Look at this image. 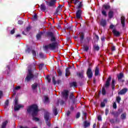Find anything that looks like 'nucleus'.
<instances>
[{
    "mask_svg": "<svg viewBox=\"0 0 128 128\" xmlns=\"http://www.w3.org/2000/svg\"><path fill=\"white\" fill-rule=\"evenodd\" d=\"M50 34H51L50 40L52 43L45 46L44 48L45 50L49 49L54 50H56V48L58 43H56V37L52 34V33L50 32Z\"/></svg>",
    "mask_w": 128,
    "mask_h": 128,
    "instance_id": "nucleus-1",
    "label": "nucleus"
},
{
    "mask_svg": "<svg viewBox=\"0 0 128 128\" xmlns=\"http://www.w3.org/2000/svg\"><path fill=\"white\" fill-rule=\"evenodd\" d=\"M28 112H32V116H33V120H35L36 122H38V118H36L34 116H37L38 112V106L36 105H32L29 107H28L27 110Z\"/></svg>",
    "mask_w": 128,
    "mask_h": 128,
    "instance_id": "nucleus-2",
    "label": "nucleus"
},
{
    "mask_svg": "<svg viewBox=\"0 0 128 128\" xmlns=\"http://www.w3.org/2000/svg\"><path fill=\"white\" fill-rule=\"evenodd\" d=\"M34 70H36V68L34 66H32L28 68V72L26 78V82H30L31 80H34V78H38V75L34 74Z\"/></svg>",
    "mask_w": 128,
    "mask_h": 128,
    "instance_id": "nucleus-3",
    "label": "nucleus"
},
{
    "mask_svg": "<svg viewBox=\"0 0 128 128\" xmlns=\"http://www.w3.org/2000/svg\"><path fill=\"white\" fill-rule=\"evenodd\" d=\"M44 118L48 126H50V113L46 112L44 115Z\"/></svg>",
    "mask_w": 128,
    "mask_h": 128,
    "instance_id": "nucleus-4",
    "label": "nucleus"
},
{
    "mask_svg": "<svg viewBox=\"0 0 128 128\" xmlns=\"http://www.w3.org/2000/svg\"><path fill=\"white\" fill-rule=\"evenodd\" d=\"M56 0H50V1L46 2V4L48 6L56 8Z\"/></svg>",
    "mask_w": 128,
    "mask_h": 128,
    "instance_id": "nucleus-5",
    "label": "nucleus"
},
{
    "mask_svg": "<svg viewBox=\"0 0 128 128\" xmlns=\"http://www.w3.org/2000/svg\"><path fill=\"white\" fill-rule=\"evenodd\" d=\"M62 97L65 98V100H67L68 98V91L66 90H64L62 92Z\"/></svg>",
    "mask_w": 128,
    "mask_h": 128,
    "instance_id": "nucleus-6",
    "label": "nucleus"
},
{
    "mask_svg": "<svg viewBox=\"0 0 128 128\" xmlns=\"http://www.w3.org/2000/svg\"><path fill=\"white\" fill-rule=\"evenodd\" d=\"M86 74L89 78H92V69L90 68L88 69Z\"/></svg>",
    "mask_w": 128,
    "mask_h": 128,
    "instance_id": "nucleus-7",
    "label": "nucleus"
},
{
    "mask_svg": "<svg viewBox=\"0 0 128 128\" xmlns=\"http://www.w3.org/2000/svg\"><path fill=\"white\" fill-rule=\"evenodd\" d=\"M76 18L78 20H80V18H82V10H78L76 12Z\"/></svg>",
    "mask_w": 128,
    "mask_h": 128,
    "instance_id": "nucleus-8",
    "label": "nucleus"
},
{
    "mask_svg": "<svg viewBox=\"0 0 128 128\" xmlns=\"http://www.w3.org/2000/svg\"><path fill=\"white\" fill-rule=\"evenodd\" d=\"M126 92H128V88H123L118 92V94H124Z\"/></svg>",
    "mask_w": 128,
    "mask_h": 128,
    "instance_id": "nucleus-9",
    "label": "nucleus"
},
{
    "mask_svg": "<svg viewBox=\"0 0 128 128\" xmlns=\"http://www.w3.org/2000/svg\"><path fill=\"white\" fill-rule=\"evenodd\" d=\"M22 108H24V106L22 104L14 105V110H18Z\"/></svg>",
    "mask_w": 128,
    "mask_h": 128,
    "instance_id": "nucleus-10",
    "label": "nucleus"
},
{
    "mask_svg": "<svg viewBox=\"0 0 128 128\" xmlns=\"http://www.w3.org/2000/svg\"><path fill=\"white\" fill-rule=\"evenodd\" d=\"M112 78L110 77L108 78L105 84L106 88H108V86H110V82Z\"/></svg>",
    "mask_w": 128,
    "mask_h": 128,
    "instance_id": "nucleus-11",
    "label": "nucleus"
},
{
    "mask_svg": "<svg viewBox=\"0 0 128 128\" xmlns=\"http://www.w3.org/2000/svg\"><path fill=\"white\" fill-rule=\"evenodd\" d=\"M62 5H59L55 12V14H58L59 12H62Z\"/></svg>",
    "mask_w": 128,
    "mask_h": 128,
    "instance_id": "nucleus-12",
    "label": "nucleus"
},
{
    "mask_svg": "<svg viewBox=\"0 0 128 128\" xmlns=\"http://www.w3.org/2000/svg\"><path fill=\"white\" fill-rule=\"evenodd\" d=\"M124 20H126V18L124 16H121V24L123 28H124Z\"/></svg>",
    "mask_w": 128,
    "mask_h": 128,
    "instance_id": "nucleus-13",
    "label": "nucleus"
},
{
    "mask_svg": "<svg viewBox=\"0 0 128 128\" xmlns=\"http://www.w3.org/2000/svg\"><path fill=\"white\" fill-rule=\"evenodd\" d=\"M38 83H34L32 86V89L34 90H36L38 88Z\"/></svg>",
    "mask_w": 128,
    "mask_h": 128,
    "instance_id": "nucleus-14",
    "label": "nucleus"
},
{
    "mask_svg": "<svg viewBox=\"0 0 128 128\" xmlns=\"http://www.w3.org/2000/svg\"><path fill=\"white\" fill-rule=\"evenodd\" d=\"M112 32L116 36H120V32H118L116 30H112Z\"/></svg>",
    "mask_w": 128,
    "mask_h": 128,
    "instance_id": "nucleus-15",
    "label": "nucleus"
},
{
    "mask_svg": "<svg viewBox=\"0 0 128 128\" xmlns=\"http://www.w3.org/2000/svg\"><path fill=\"white\" fill-rule=\"evenodd\" d=\"M70 74V68H66V76H68Z\"/></svg>",
    "mask_w": 128,
    "mask_h": 128,
    "instance_id": "nucleus-16",
    "label": "nucleus"
},
{
    "mask_svg": "<svg viewBox=\"0 0 128 128\" xmlns=\"http://www.w3.org/2000/svg\"><path fill=\"white\" fill-rule=\"evenodd\" d=\"M110 8V6L108 4H104L102 6V10H108Z\"/></svg>",
    "mask_w": 128,
    "mask_h": 128,
    "instance_id": "nucleus-17",
    "label": "nucleus"
},
{
    "mask_svg": "<svg viewBox=\"0 0 128 128\" xmlns=\"http://www.w3.org/2000/svg\"><path fill=\"white\" fill-rule=\"evenodd\" d=\"M108 16L110 18H112V16H114V12H112V11H110L108 12Z\"/></svg>",
    "mask_w": 128,
    "mask_h": 128,
    "instance_id": "nucleus-18",
    "label": "nucleus"
},
{
    "mask_svg": "<svg viewBox=\"0 0 128 128\" xmlns=\"http://www.w3.org/2000/svg\"><path fill=\"white\" fill-rule=\"evenodd\" d=\"M90 122H88L87 121H85L84 122V126L85 128L90 126Z\"/></svg>",
    "mask_w": 128,
    "mask_h": 128,
    "instance_id": "nucleus-19",
    "label": "nucleus"
},
{
    "mask_svg": "<svg viewBox=\"0 0 128 128\" xmlns=\"http://www.w3.org/2000/svg\"><path fill=\"white\" fill-rule=\"evenodd\" d=\"M53 112L55 116H56V114H58V110L56 109V108L54 107L53 108Z\"/></svg>",
    "mask_w": 128,
    "mask_h": 128,
    "instance_id": "nucleus-20",
    "label": "nucleus"
},
{
    "mask_svg": "<svg viewBox=\"0 0 128 128\" xmlns=\"http://www.w3.org/2000/svg\"><path fill=\"white\" fill-rule=\"evenodd\" d=\"M80 42H82L84 40V33L80 32Z\"/></svg>",
    "mask_w": 128,
    "mask_h": 128,
    "instance_id": "nucleus-21",
    "label": "nucleus"
},
{
    "mask_svg": "<svg viewBox=\"0 0 128 128\" xmlns=\"http://www.w3.org/2000/svg\"><path fill=\"white\" fill-rule=\"evenodd\" d=\"M40 9L41 10H43V12H44L46 10V6H44V4H42L40 6Z\"/></svg>",
    "mask_w": 128,
    "mask_h": 128,
    "instance_id": "nucleus-22",
    "label": "nucleus"
},
{
    "mask_svg": "<svg viewBox=\"0 0 128 128\" xmlns=\"http://www.w3.org/2000/svg\"><path fill=\"white\" fill-rule=\"evenodd\" d=\"M101 24L102 26H106V20H102L101 21Z\"/></svg>",
    "mask_w": 128,
    "mask_h": 128,
    "instance_id": "nucleus-23",
    "label": "nucleus"
},
{
    "mask_svg": "<svg viewBox=\"0 0 128 128\" xmlns=\"http://www.w3.org/2000/svg\"><path fill=\"white\" fill-rule=\"evenodd\" d=\"M7 124H8V121H5L4 122L2 126V128H5Z\"/></svg>",
    "mask_w": 128,
    "mask_h": 128,
    "instance_id": "nucleus-24",
    "label": "nucleus"
},
{
    "mask_svg": "<svg viewBox=\"0 0 128 128\" xmlns=\"http://www.w3.org/2000/svg\"><path fill=\"white\" fill-rule=\"evenodd\" d=\"M124 74H122V73H120L119 75L118 76V80H120L122 78H123Z\"/></svg>",
    "mask_w": 128,
    "mask_h": 128,
    "instance_id": "nucleus-25",
    "label": "nucleus"
},
{
    "mask_svg": "<svg viewBox=\"0 0 128 128\" xmlns=\"http://www.w3.org/2000/svg\"><path fill=\"white\" fill-rule=\"evenodd\" d=\"M126 118V113H124L121 115V118H122V120H124Z\"/></svg>",
    "mask_w": 128,
    "mask_h": 128,
    "instance_id": "nucleus-26",
    "label": "nucleus"
},
{
    "mask_svg": "<svg viewBox=\"0 0 128 128\" xmlns=\"http://www.w3.org/2000/svg\"><path fill=\"white\" fill-rule=\"evenodd\" d=\"M102 12L103 16H107L108 14H106V12L104 9H102Z\"/></svg>",
    "mask_w": 128,
    "mask_h": 128,
    "instance_id": "nucleus-27",
    "label": "nucleus"
},
{
    "mask_svg": "<svg viewBox=\"0 0 128 128\" xmlns=\"http://www.w3.org/2000/svg\"><path fill=\"white\" fill-rule=\"evenodd\" d=\"M95 76H98V68L96 67L95 70Z\"/></svg>",
    "mask_w": 128,
    "mask_h": 128,
    "instance_id": "nucleus-28",
    "label": "nucleus"
},
{
    "mask_svg": "<svg viewBox=\"0 0 128 128\" xmlns=\"http://www.w3.org/2000/svg\"><path fill=\"white\" fill-rule=\"evenodd\" d=\"M8 106V100H6L5 102L4 108H6Z\"/></svg>",
    "mask_w": 128,
    "mask_h": 128,
    "instance_id": "nucleus-29",
    "label": "nucleus"
},
{
    "mask_svg": "<svg viewBox=\"0 0 128 128\" xmlns=\"http://www.w3.org/2000/svg\"><path fill=\"white\" fill-rule=\"evenodd\" d=\"M44 103L48 104V98L46 96H44Z\"/></svg>",
    "mask_w": 128,
    "mask_h": 128,
    "instance_id": "nucleus-30",
    "label": "nucleus"
},
{
    "mask_svg": "<svg viewBox=\"0 0 128 128\" xmlns=\"http://www.w3.org/2000/svg\"><path fill=\"white\" fill-rule=\"evenodd\" d=\"M78 75L80 78H82V76H84V72H79L78 74Z\"/></svg>",
    "mask_w": 128,
    "mask_h": 128,
    "instance_id": "nucleus-31",
    "label": "nucleus"
},
{
    "mask_svg": "<svg viewBox=\"0 0 128 128\" xmlns=\"http://www.w3.org/2000/svg\"><path fill=\"white\" fill-rule=\"evenodd\" d=\"M121 100H122V98L120 96H118L116 98V100L117 102H118V104H120V102Z\"/></svg>",
    "mask_w": 128,
    "mask_h": 128,
    "instance_id": "nucleus-32",
    "label": "nucleus"
},
{
    "mask_svg": "<svg viewBox=\"0 0 128 128\" xmlns=\"http://www.w3.org/2000/svg\"><path fill=\"white\" fill-rule=\"evenodd\" d=\"M84 50H86V52H88V46L84 45Z\"/></svg>",
    "mask_w": 128,
    "mask_h": 128,
    "instance_id": "nucleus-33",
    "label": "nucleus"
},
{
    "mask_svg": "<svg viewBox=\"0 0 128 128\" xmlns=\"http://www.w3.org/2000/svg\"><path fill=\"white\" fill-rule=\"evenodd\" d=\"M31 52L33 56H36V51H34V50H31Z\"/></svg>",
    "mask_w": 128,
    "mask_h": 128,
    "instance_id": "nucleus-34",
    "label": "nucleus"
},
{
    "mask_svg": "<svg viewBox=\"0 0 128 128\" xmlns=\"http://www.w3.org/2000/svg\"><path fill=\"white\" fill-rule=\"evenodd\" d=\"M112 90H114V80H112Z\"/></svg>",
    "mask_w": 128,
    "mask_h": 128,
    "instance_id": "nucleus-35",
    "label": "nucleus"
},
{
    "mask_svg": "<svg viewBox=\"0 0 128 128\" xmlns=\"http://www.w3.org/2000/svg\"><path fill=\"white\" fill-rule=\"evenodd\" d=\"M94 48L96 50H100V46H98L96 45L94 46Z\"/></svg>",
    "mask_w": 128,
    "mask_h": 128,
    "instance_id": "nucleus-36",
    "label": "nucleus"
},
{
    "mask_svg": "<svg viewBox=\"0 0 128 128\" xmlns=\"http://www.w3.org/2000/svg\"><path fill=\"white\" fill-rule=\"evenodd\" d=\"M72 2L73 4H78V0H72Z\"/></svg>",
    "mask_w": 128,
    "mask_h": 128,
    "instance_id": "nucleus-37",
    "label": "nucleus"
},
{
    "mask_svg": "<svg viewBox=\"0 0 128 128\" xmlns=\"http://www.w3.org/2000/svg\"><path fill=\"white\" fill-rule=\"evenodd\" d=\"M102 94L103 95L106 94V89L104 88H102Z\"/></svg>",
    "mask_w": 128,
    "mask_h": 128,
    "instance_id": "nucleus-38",
    "label": "nucleus"
},
{
    "mask_svg": "<svg viewBox=\"0 0 128 128\" xmlns=\"http://www.w3.org/2000/svg\"><path fill=\"white\" fill-rule=\"evenodd\" d=\"M40 36H42V33L38 34L36 35V38L38 40L40 38Z\"/></svg>",
    "mask_w": 128,
    "mask_h": 128,
    "instance_id": "nucleus-39",
    "label": "nucleus"
},
{
    "mask_svg": "<svg viewBox=\"0 0 128 128\" xmlns=\"http://www.w3.org/2000/svg\"><path fill=\"white\" fill-rule=\"evenodd\" d=\"M46 80H48V82H50L51 79H50V76H47L46 77Z\"/></svg>",
    "mask_w": 128,
    "mask_h": 128,
    "instance_id": "nucleus-40",
    "label": "nucleus"
},
{
    "mask_svg": "<svg viewBox=\"0 0 128 128\" xmlns=\"http://www.w3.org/2000/svg\"><path fill=\"white\" fill-rule=\"evenodd\" d=\"M58 72L59 76H62V70H60L58 69Z\"/></svg>",
    "mask_w": 128,
    "mask_h": 128,
    "instance_id": "nucleus-41",
    "label": "nucleus"
},
{
    "mask_svg": "<svg viewBox=\"0 0 128 128\" xmlns=\"http://www.w3.org/2000/svg\"><path fill=\"white\" fill-rule=\"evenodd\" d=\"M71 86H76V82H73L71 84Z\"/></svg>",
    "mask_w": 128,
    "mask_h": 128,
    "instance_id": "nucleus-42",
    "label": "nucleus"
},
{
    "mask_svg": "<svg viewBox=\"0 0 128 128\" xmlns=\"http://www.w3.org/2000/svg\"><path fill=\"white\" fill-rule=\"evenodd\" d=\"M14 90H20V86H16Z\"/></svg>",
    "mask_w": 128,
    "mask_h": 128,
    "instance_id": "nucleus-43",
    "label": "nucleus"
},
{
    "mask_svg": "<svg viewBox=\"0 0 128 128\" xmlns=\"http://www.w3.org/2000/svg\"><path fill=\"white\" fill-rule=\"evenodd\" d=\"M113 108H116V102H114L113 104Z\"/></svg>",
    "mask_w": 128,
    "mask_h": 128,
    "instance_id": "nucleus-44",
    "label": "nucleus"
},
{
    "mask_svg": "<svg viewBox=\"0 0 128 128\" xmlns=\"http://www.w3.org/2000/svg\"><path fill=\"white\" fill-rule=\"evenodd\" d=\"M80 112L77 113V114L76 115V118H80Z\"/></svg>",
    "mask_w": 128,
    "mask_h": 128,
    "instance_id": "nucleus-45",
    "label": "nucleus"
},
{
    "mask_svg": "<svg viewBox=\"0 0 128 128\" xmlns=\"http://www.w3.org/2000/svg\"><path fill=\"white\" fill-rule=\"evenodd\" d=\"M30 48H28V49L26 51V52L28 54H30Z\"/></svg>",
    "mask_w": 128,
    "mask_h": 128,
    "instance_id": "nucleus-46",
    "label": "nucleus"
},
{
    "mask_svg": "<svg viewBox=\"0 0 128 128\" xmlns=\"http://www.w3.org/2000/svg\"><path fill=\"white\" fill-rule=\"evenodd\" d=\"M14 102H15V106L18 105V98H15Z\"/></svg>",
    "mask_w": 128,
    "mask_h": 128,
    "instance_id": "nucleus-47",
    "label": "nucleus"
},
{
    "mask_svg": "<svg viewBox=\"0 0 128 128\" xmlns=\"http://www.w3.org/2000/svg\"><path fill=\"white\" fill-rule=\"evenodd\" d=\"M18 24H24V22L22 20H19L18 21Z\"/></svg>",
    "mask_w": 128,
    "mask_h": 128,
    "instance_id": "nucleus-48",
    "label": "nucleus"
},
{
    "mask_svg": "<svg viewBox=\"0 0 128 128\" xmlns=\"http://www.w3.org/2000/svg\"><path fill=\"white\" fill-rule=\"evenodd\" d=\"M106 106V104H104V102H102L101 103V106H102V108H104V106Z\"/></svg>",
    "mask_w": 128,
    "mask_h": 128,
    "instance_id": "nucleus-49",
    "label": "nucleus"
},
{
    "mask_svg": "<svg viewBox=\"0 0 128 128\" xmlns=\"http://www.w3.org/2000/svg\"><path fill=\"white\" fill-rule=\"evenodd\" d=\"M52 82L54 83V84H56V80H54V77L52 78Z\"/></svg>",
    "mask_w": 128,
    "mask_h": 128,
    "instance_id": "nucleus-50",
    "label": "nucleus"
},
{
    "mask_svg": "<svg viewBox=\"0 0 128 128\" xmlns=\"http://www.w3.org/2000/svg\"><path fill=\"white\" fill-rule=\"evenodd\" d=\"M108 109H106V116H108Z\"/></svg>",
    "mask_w": 128,
    "mask_h": 128,
    "instance_id": "nucleus-51",
    "label": "nucleus"
},
{
    "mask_svg": "<svg viewBox=\"0 0 128 128\" xmlns=\"http://www.w3.org/2000/svg\"><path fill=\"white\" fill-rule=\"evenodd\" d=\"M39 56L40 58H44V54L42 53H40Z\"/></svg>",
    "mask_w": 128,
    "mask_h": 128,
    "instance_id": "nucleus-52",
    "label": "nucleus"
},
{
    "mask_svg": "<svg viewBox=\"0 0 128 128\" xmlns=\"http://www.w3.org/2000/svg\"><path fill=\"white\" fill-rule=\"evenodd\" d=\"M70 111H68L66 112V116H70Z\"/></svg>",
    "mask_w": 128,
    "mask_h": 128,
    "instance_id": "nucleus-53",
    "label": "nucleus"
},
{
    "mask_svg": "<svg viewBox=\"0 0 128 128\" xmlns=\"http://www.w3.org/2000/svg\"><path fill=\"white\" fill-rule=\"evenodd\" d=\"M14 29H13L12 30L10 31L11 34H14Z\"/></svg>",
    "mask_w": 128,
    "mask_h": 128,
    "instance_id": "nucleus-54",
    "label": "nucleus"
},
{
    "mask_svg": "<svg viewBox=\"0 0 128 128\" xmlns=\"http://www.w3.org/2000/svg\"><path fill=\"white\" fill-rule=\"evenodd\" d=\"M42 66H44V64H40L39 65V68H40L42 69Z\"/></svg>",
    "mask_w": 128,
    "mask_h": 128,
    "instance_id": "nucleus-55",
    "label": "nucleus"
},
{
    "mask_svg": "<svg viewBox=\"0 0 128 128\" xmlns=\"http://www.w3.org/2000/svg\"><path fill=\"white\" fill-rule=\"evenodd\" d=\"M112 50H116V47H114V46H112Z\"/></svg>",
    "mask_w": 128,
    "mask_h": 128,
    "instance_id": "nucleus-56",
    "label": "nucleus"
},
{
    "mask_svg": "<svg viewBox=\"0 0 128 128\" xmlns=\"http://www.w3.org/2000/svg\"><path fill=\"white\" fill-rule=\"evenodd\" d=\"M72 96H74V95L72 94H71L70 96V98H72Z\"/></svg>",
    "mask_w": 128,
    "mask_h": 128,
    "instance_id": "nucleus-57",
    "label": "nucleus"
},
{
    "mask_svg": "<svg viewBox=\"0 0 128 128\" xmlns=\"http://www.w3.org/2000/svg\"><path fill=\"white\" fill-rule=\"evenodd\" d=\"M33 20H36V15L34 16Z\"/></svg>",
    "mask_w": 128,
    "mask_h": 128,
    "instance_id": "nucleus-58",
    "label": "nucleus"
},
{
    "mask_svg": "<svg viewBox=\"0 0 128 128\" xmlns=\"http://www.w3.org/2000/svg\"><path fill=\"white\" fill-rule=\"evenodd\" d=\"M2 96V92L0 91V98Z\"/></svg>",
    "mask_w": 128,
    "mask_h": 128,
    "instance_id": "nucleus-59",
    "label": "nucleus"
},
{
    "mask_svg": "<svg viewBox=\"0 0 128 128\" xmlns=\"http://www.w3.org/2000/svg\"><path fill=\"white\" fill-rule=\"evenodd\" d=\"M30 30V27L28 26L26 28V30L27 32H28V30Z\"/></svg>",
    "mask_w": 128,
    "mask_h": 128,
    "instance_id": "nucleus-60",
    "label": "nucleus"
},
{
    "mask_svg": "<svg viewBox=\"0 0 128 128\" xmlns=\"http://www.w3.org/2000/svg\"><path fill=\"white\" fill-rule=\"evenodd\" d=\"M98 120H102V117H100V116H98Z\"/></svg>",
    "mask_w": 128,
    "mask_h": 128,
    "instance_id": "nucleus-61",
    "label": "nucleus"
},
{
    "mask_svg": "<svg viewBox=\"0 0 128 128\" xmlns=\"http://www.w3.org/2000/svg\"><path fill=\"white\" fill-rule=\"evenodd\" d=\"M78 8H82V2H80V4H79V6H78Z\"/></svg>",
    "mask_w": 128,
    "mask_h": 128,
    "instance_id": "nucleus-62",
    "label": "nucleus"
},
{
    "mask_svg": "<svg viewBox=\"0 0 128 128\" xmlns=\"http://www.w3.org/2000/svg\"><path fill=\"white\" fill-rule=\"evenodd\" d=\"M96 124H94L93 125V128H96Z\"/></svg>",
    "mask_w": 128,
    "mask_h": 128,
    "instance_id": "nucleus-63",
    "label": "nucleus"
},
{
    "mask_svg": "<svg viewBox=\"0 0 128 128\" xmlns=\"http://www.w3.org/2000/svg\"><path fill=\"white\" fill-rule=\"evenodd\" d=\"M20 128H28L26 126H21Z\"/></svg>",
    "mask_w": 128,
    "mask_h": 128,
    "instance_id": "nucleus-64",
    "label": "nucleus"
}]
</instances>
